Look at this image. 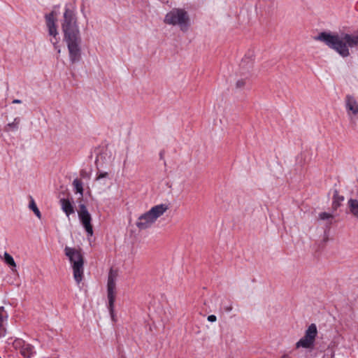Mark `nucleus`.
Returning <instances> with one entry per match:
<instances>
[{
    "label": "nucleus",
    "mask_w": 358,
    "mask_h": 358,
    "mask_svg": "<svg viewBox=\"0 0 358 358\" xmlns=\"http://www.w3.org/2000/svg\"><path fill=\"white\" fill-rule=\"evenodd\" d=\"M316 40L324 42L329 48L335 50L343 57L350 56V49L358 46V30L353 34L342 32L340 34L321 32Z\"/></svg>",
    "instance_id": "obj_1"
},
{
    "label": "nucleus",
    "mask_w": 358,
    "mask_h": 358,
    "mask_svg": "<svg viewBox=\"0 0 358 358\" xmlns=\"http://www.w3.org/2000/svg\"><path fill=\"white\" fill-rule=\"evenodd\" d=\"M169 209V206L165 203L156 205L148 211L141 215L136 225L139 230H145L150 228L157 220L162 216Z\"/></svg>",
    "instance_id": "obj_2"
},
{
    "label": "nucleus",
    "mask_w": 358,
    "mask_h": 358,
    "mask_svg": "<svg viewBox=\"0 0 358 358\" xmlns=\"http://www.w3.org/2000/svg\"><path fill=\"white\" fill-rule=\"evenodd\" d=\"M64 252L68 257L73 271V277L77 283H80L83 280L84 258L80 251L66 246Z\"/></svg>",
    "instance_id": "obj_3"
},
{
    "label": "nucleus",
    "mask_w": 358,
    "mask_h": 358,
    "mask_svg": "<svg viewBox=\"0 0 358 358\" xmlns=\"http://www.w3.org/2000/svg\"><path fill=\"white\" fill-rule=\"evenodd\" d=\"M164 22L171 25H178L182 31H187L190 25L189 16L187 11L181 8H173L164 17Z\"/></svg>",
    "instance_id": "obj_4"
},
{
    "label": "nucleus",
    "mask_w": 358,
    "mask_h": 358,
    "mask_svg": "<svg viewBox=\"0 0 358 358\" xmlns=\"http://www.w3.org/2000/svg\"><path fill=\"white\" fill-rule=\"evenodd\" d=\"M62 29L64 32V38L80 36L76 15L73 11L69 8H66L64 13Z\"/></svg>",
    "instance_id": "obj_5"
},
{
    "label": "nucleus",
    "mask_w": 358,
    "mask_h": 358,
    "mask_svg": "<svg viewBox=\"0 0 358 358\" xmlns=\"http://www.w3.org/2000/svg\"><path fill=\"white\" fill-rule=\"evenodd\" d=\"M117 276V272L110 270L107 283V292H108V309L112 318V320L115 322V315L114 313V303L115 301L116 295V278Z\"/></svg>",
    "instance_id": "obj_6"
},
{
    "label": "nucleus",
    "mask_w": 358,
    "mask_h": 358,
    "mask_svg": "<svg viewBox=\"0 0 358 358\" xmlns=\"http://www.w3.org/2000/svg\"><path fill=\"white\" fill-rule=\"evenodd\" d=\"M64 41L67 44L71 62L74 64L79 62L81 58L80 36L64 38Z\"/></svg>",
    "instance_id": "obj_7"
},
{
    "label": "nucleus",
    "mask_w": 358,
    "mask_h": 358,
    "mask_svg": "<svg viewBox=\"0 0 358 358\" xmlns=\"http://www.w3.org/2000/svg\"><path fill=\"white\" fill-rule=\"evenodd\" d=\"M317 335V327L315 324H311L306 330L304 336L296 343V348H313Z\"/></svg>",
    "instance_id": "obj_8"
},
{
    "label": "nucleus",
    "mask_w": 358,
    "mask_h": 358,
    "mask_svg": "<svg viewBox=\"0 0 358 358\" xmlns=\"http://www.w3.org/2000/svg\"><path fill=\"white\" fill-rule=\"evenodd\" d=\"M46 24L48 28L49 34L53 36V39H51V43L53 44L55 49H57L58 53H60L61 50L58 48L57 43L58 40L56 38L58 34L57 26H56V13L55 11H52L50 13L45 15Z\"/></svg>",
    "instance_id": "obj_9"
},
{
    "label": "nucleus",
    "mask_w": 358,
    "mask_h": 358,
    "mask_svg": "<svg viewBox=\"0 0 358 358\" xmlns=\"http://www.w3.org/2000/svg\"><path fill=\"white\" fill-rule=\"evenodd\" d=\"M78 215L81 224H83L86 232L87 233V235L92 236L94 233L93 227L91 224L92 217L85 204L79 205Z\"/></svg>",
    "instance_id": "obj_10"
},
{
    "label": "nucleus",
    "mask_w": 358,
    "mask_h": 358,
    "mask_svg": "<svg viewBox=\"0 0 358 358\" xmlns=\"http://www.w3.org/2000/svg\"><path fill=\"white\" fill-rule=\"evenodd\" d=\"M254 64L252 59L249 58L243 59L239 64L238 70L236 73L237 76H245L250 78L253 69Z\"/></svg>",
    "instance_id": "obj_11"
},
{
    "label": "nucleus",
    "mask_w": 358,
    "mask_h": 358,
    "mask_svg": "<svg viewBox=\"0 0 358 358\" xmlns=\"http://www.w3.org/2000/svg\"><path fill=\"white\" fill-rule=\"evenodd\" d=\"M345 106L348 113H352L354 115L358 114V103L353 96H346Z\"/></svg>",
    "instance_id": "obj_12"
},
{
    "label": "nucleus",
    "mask_w": 358,
    "mask_h": 358,
    "mask_svg": "<svg viewBox=\"0 0 358 358\" xmlns=\"http://www.w3.org/2000/svg\"><path fill=\"white\" fill-rule=\"evenodd\" d=\"M62 208L67 216L74 213L73 207L69 200L66 199H62L60 200Z\"/></svg>",
    "instance_id": "obj_13"
},
{
    "label": "nucleus",
    "mask_w": 358,
    "mask_h": 358,
    "mask_svg": "<svg viewBox=\"0 0 358 358\" xmlns=\"http://www.w3.org/2000/svg\"><path fill=\"white\" fill-rule=\"evenodd\" d=\"M348 207L350 213L358 220V200L350 199L348 201Z\"/></svg>",
    "instance_id": "obj_14"
},
{
    "label": "nucleus",
    "mask_w": 358,
    "mask_h": 358,
    "mask_svg": "<svg viewBox=\"0 0 358 358\" xmlns=\"http://www.w3.org/2000/svg\"><path fill=\"white\" fill-rule=\"evenodd\" d=\"M250 78H248L245 76H239L237 78L235 83V87L237 90H243L244 89L247 85L249 83Z\"/></svg>",
    "instance_id": "obj_15"
},
{
    "label": "nucleus",
    "mask_w": 358,
    "mask_h": 358,
    "mask_svg": "<svg viewBox=\"0 0 358 358\" xmlns=\"http://www.w3.org/2000/svg\"><path fill=\"white\" fill-rule=\"evenodd\" d=\"M34 353L33 347L29 344L24 345L21 350V354L27 358L31 357Z\"/></svg>",
    "instance_id": "obj_16"
},
{
    "label": "nucleus",
    "mask_w": 358,
    "mask_h": 358,
    "mask_svg": "<svg viewBox=\"0 0 358 358\" xmlns=\"http://www.w3.org/2000/svg\"><path fill=\"white\" fill-rule=\"evenodd\" d=\"M344 198L343 196H340L338 192L336 191L335 194L334 195V201L332 203L333 208L336 210L340 206L341 202L343 201Z\"/></svg>",
    "instance_id": "obj_17"
},
{
    "label": "nucleus",
    "mask_w": 358,
    "mask_h": 358,
    "mask_svg": "<svg viewBox=\"0 0 358 358\" xmlns=\"http://www.w3.org/2000/svg\"><path fill=\"white\" fill-rule=\"evenodd\" d=\"M29 208L34 211L35 215L38 217H41V212L39 211L38 208L36 206V204L34 201V200L31 197V201L29 206Z\"/></svg>",
    "instance_id": "obj_18"
},
{
    "label": "nucleus",
    "mask_w": 358,
    "mask_h": 358,
    "mask_svg": "<svg viewBox=\"0 0 358 358\" xmlns=\"http://www.w3.org/2000/svg\"><path fill=\"white\" fill-rule=\"evenodd\" d=\"M5 262L10 266L16 267V264L8 252L4 253Z\"/></svg>",
    "instance_id": "obj_19"
},
{
    "label": "nucleus",
    "mask_w": 358,
    "mask_h": 358,
    "mask_svg": "<svg viewBox=\"0 0 358 358\" xmlns=\"http://www.w3.org/2000/svg\"><path fill=\"white\" fill-rule=\"evenodd\" d=\"M73 185L75 187L77 192L80 193L81 195H83V184L80 180L78 179H75L73 182Z\"/></svg>",
    "instance_id": "obj_20"
},
{
    "label": "nucleus",
    "mask_w": 358,
    "mask_h": 358,
    "mask_svg": "<svg viewBox=\"0 0 358 358\" xmlns=\"http://www.w3.org/2000/svg\"><path fill=\"white\" fill-rule=\"evenodd\" d=\"M319 218L322 220H329L328 224L329 225H330L331 224V220L333 219V215L331 213L324 212L319 214Z\"/></svg>",
    "instance_id": "obj_21"
},
{
    "label": "nucleus",
    "mask_w": 358,
    "mask_h": 358,
    "mask_svg": "<svg viewBox=\"0 0 358 358\" xmlns=\"http://www.w3.org/2000/svg\"><path fill=\"white\" fill-rule=\"evenodd\" d=\"M19 123H20V120L18 118H15L13 122L8 124V127L15 129H17L18 127Z\"/></svg>",
    "instance_id": "obj_22"
},
{
    "label": "nucleus",
    "mask_w": 358,
    "mask_h": 358,
    "mask_svg": "<svg viewBox=\"0 0 358 358\" xmlns=\"http://www.w3.org/2000/svg\"><path fill=\"white\" fill-rule=\"evenodd\" d=\"M6 315L3 307H0V323L3 322Z\"/></svg>",
    "instance_id": "obj_23"
},
{
    "label": "nucleus",
    "mask_w": 358,
    "mask_h": 358,
    "mask_svg": "<svg viewBox=\"0 0 358 358\" xmlns=\"http://www.w3.org/2000/svg\"><path fill=\"white\" fill-rule=\"evenodd\" d=\"M216 320H217L216 316H215V315H209V316L208 317V320L209 322H215V321H216Z\"/></svg>",
    "instance_id": "obj_24"
},
{
    "label": "nucleus",
    "mask_w": 358,
    "mask_h": 358,
    "mask_svg": "<svg viewBox=\"0 0 358 358\" xmlns=\"http://www.w3.org/2000/svg\"><path fill=\"white\" fill-rule=\"evenodd\" d=\"M108 176V173L105 172V173H100L97 178H96V180H99L101 178H105Z\"/></svg>",
    "instance_id": "obj_25"
},
{
    "label": "nucleus",
    "mask_w": 358,
    "mask_h": 358,
    "mask_svg": "<svg viewBox=\"0 0 358 358\" xmlns=\"http://www.w3.org/2000/svg\"><path fill=\"white\" fill-rule=\"evenodd\" d=\"M232 308H233V307H232V305H231V304H230V305H229V306H227L224 307V310H225V311H227V312H230V311H231Z\"/></svg>",
    "instance_id": "obj_26"
},
{
    "label": "nucleus",
    "mask_w": 358,
    "mask_h": 358,
    "mask_svg": "<svg viewBox=\"0 0 358 358\" xmlns=\"http://www.w3.org/2000/svg\"><path fill=\"white\" fill-rule=\"evenodd\" d=\"M22 101L20 99H14L12 103H20Z\"/></svg>",
    "instance_id": "obj_27"
}]
</instances>
